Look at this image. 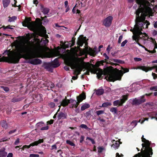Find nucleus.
<instances>
[{
  "instance_id": "b1692460",
  "label": "nucleus",
  "mask_w": 157,
  "mask_h": 157,
  "mask_svg": "<svg viewBox=\"0 0 157 157\" xmlns=\"http://www.w3.org/2000/svg\"><path fill=\"white\" fill-rule=\"evenodd\" d=\"M148 115L150 117L151 116H154L155 117H152L151 118V119L153 118H155L156 120L157 121V112L155 113H153L151 114L149 113H147Z\"/></svg>"
},
{
  "instance_id": "ea45409f",
  "label": "nucleus",
  "mask_w": 157,
  "mask_h": 157,
  "mask_svg": "<svg viewBox=\"0 0 157 157\" xmlns=\"http://www.w3.org/2000/svg\"><path fill=\"white\" fill-rule=\"evenodd\" d=\"M49 106L51 108H54L55 106V104L53 102H50L49 104Z\"/></svg>"
},
{
  "instance_id": "4c0bfd02",
  "label": "nucleus",
  "mask_w": 157,
  "mask_h": 157,
  "mask_svg": "<svg viewBox=\"0 0 157 157\" xmlns=\"http://www.w3.org/2000/svg\"><path fill=\"white\" fill-rule=\"evenodd\" d=\"M148 118H143V120L142 121L141 120V119L139 121V122H141V124H143V122L145 121H148Z\"/></svg>"
},
{
  "instance_id": "f8f14e48",
  "label": "nucleus",
  "mask_w": 157,
  "mask_h": 157,
  "mask_svg": "<svg viewBox=\"0 0 157 157\" xmlns=\"http://www.w3.org/2000/svg\"><path fill=\"white\" fill-rule=\"evenodd\" d=\"M113 19L112 16H109L103 20V24L106 27H109L111 25Z\"/></svg>"
},
{
  "instance_id": "9d476101",
  "label": "nucleus",
  "mask_w": 157,
  "mask_h": 157,
  "mask_svg": "<svg viewBox=\"0 0 157 157\" xmlns=\"http://www.w3.org/2000/svg\"><path fill=\"white\" fill-rule=\"evenodd\" d=\"M134 69H140L146 72L148 71H150L154 69H156V72H157V67H147L145 66H141L138 67L136 68H134Z\"/></svg>"
},
{
  "instance_id": "8fccbe9b",
  "label": "nucleus",
  "mask_w": 157,
  "mask_h": 157,
  "mask_svg": "<svg viewBox=\"0 0 157 157\" xmlns=\"http://www.w3.org/2000/svg\"><path fill=\"white\" fill-rule=\"evenodd\" d=\"M111 49V48H110V45H108L106 49V51H107L108 53L109 52Z\"/></svg>"
},
{
  "instance_id": "f257e3e1",
  "label": "nucleus",
  "mask_w": 157,
  "mask_h": 157,
  "mask_svg": "<svg viewBox=\"0 0 157 157\" xmlns=\"http://www.w3.org/2000/svg\"><path fill=\"white\" fill-rule=\"evenodd\" d=\"M27 40L21 39L20 41L14 42L15 51L5 52L3 54L7 55V57L3 56L0 58V61H5L10 63H17L20 58L23 57L29 59V62L31 64L36 65L40 64L41 61L38 59H32L36 57L43 58L46 57V52L40 50L31 49V44L29 40L30 38V35H26Z\"/></svg>"
},
{
  "instance_id": "3c124183",
  "label": "nucleus",
  "mask_w": 157,
  "mask_h": 157,
  "mask_svg": "<svg viewBox=\"0 0 157 157\" xmlns=\"http://www.w3.org/2000/svg\"><path fill=\"white\" fill-rule=\"evenodd\" d=\"M54 120H51L50 121H48L47 122V123L50 124H51L53 123Z\"/></svg>"
},
{
  "instance_id": "c85d7f7f",
  "label": "nucleus",
  "mask_w": 157,
  "mask_h": 157,
  "mask_svg": "<svg viewBox=\"0 0 157 157\" xmlns=\"http://www.w3.org/2000/svg\"><path fill=\"white\" fill-rule=\"evenodd\" d=\"M14 27V26H10V25H8L6 26H3L2 27L4 29H13V27Z\"/></svg>"
},
{
  "instance_id": "a19ab883",
  "label": "nucleus",
  "mask_w": 157,
  "mask_h": 157,
  "mask_svg": "<svg viewBox=\"0 0 157 157\" xmlns=\"http://www.w3.org/2000/svg\"><path fill=\"white\" fill-rule=\"evenodd\" d=\"M123 36L122 35H121L119 38L118 40V43L120 44L122 40L123 39Z\"/></svg>"
},
{
  "instance_id": "aec40b11",
  "label": "nucleus",
  "mask_w": 157,
  "mask_h": 157,
  "mask_svg": "<svg viewBox=\"0 0 157 157\" xmlns=\"http://www.w3.org/2000/svg\"><path fill=\"white\" fill-rule=\"evenodd\" d=\"M104 90L102 89H100L97 90L96 92V94L98 95H101L104 93Z\"/></svg>"
},
{
  "instance_id": "09e8293b",
  "label": "nucleus",
  "mask_w": 157,
  "mask_h": 157,
  "mask_svg": "<svg viewBox=\"0 0 157 157\" xmlns=\"http://www.w3.org/2000/svg\"><path fill=\"white\" fill-rule=\"evenodd\" d=\"M152 34L154 36H155L157 35V31L154 30L152 31Z\"/></svg>"
},
{
  "instance_id": "a18cd8bd",
  "label": "nucleus",
  "mask_w": 157,
  "mask_h": 157,
  "mask_svg": "<svg viewBox=\"0 0 157 157\" xmlns=\"http://www.w3.org/2000/svg\"><path fill=\"white\" fill-rule=\"evenodd\" d=\"M134 60L136 62L140 61L142 60V59L139 58H134Z\"/></svg>"
},
{
  "instance_id": "13d9d810",
  "label": "nucleus",
  "mask_w": 157,
  "mask_h": 157,
  "mask_svg": "<svg viewBox=\"0 0 157 157\" xmlns=\"http://www.w3.org/2000/svg\"><path fill=\"white\" fill-rule=\"evenodd\" d=\"M3 90L6 91L7 92L9 90V89L7 87H3Z\"/></svg>"
},
{
  "instance_id": "6e6d98bb",
  "label": "nucleus",
  "mask_w": 157,
  "mask_h": 157,
  "mask_svg": "<svg viewBox=\"0 0 157 157\" xmlns=\"http://www.w3.org/2000/svg\"><path fill=\"white\" fill-rule=\"evenodd\" d=\"M114 61L116 62L120 63H121L123 62L122 61L118 59H116L114 60Z\"/></svg>"
},
{
  "instance_id": "cd10ccee",
  "label": "nucleus",
  "mask_w": 157,
  "mask_h": 157,
  "mask_svg": "<svg viewBox=\"0 0 157 157\" xmlns=\"http://www.w3.org/2000/svg\"><path fill=\"white\" fill-rule=\"evenodd\" d=\"M66 143L67 144H68L72 146L75 147V144L71 141L69 140H66Z\"/></svg>"
},
{
  "instance_id": "6ab92c4d",
  "label": "nucleus",
  "mask_w": 157,
  "mask_h": 157,
  "mask_svg": "<svg viewBox=\"0 0 157 157\" xmlns=\"http://www.w3.org/2000/svg\"><path fill=\"white\" fill-rule=\"evenodd\" d=\"M41 10L43 13L44 14H48L49 11L48 9L47 8H44L42 6H41Z\"/></svg>"
},
{
  "instance_id": "72a5a7b5",
  "label": "nucleus",
  "mask_w": 157,
  "mask_h": 157,
  "mask_svg": "<svg viewBox=\"0 0 157 157\" xmlns=\"http://www.w3.org/2000/svg\"><path fill=\"white\" fill-rule=\"evenodd\" d=\"M150 89L153 91H157V86H151L150 88Z\"/></svg>"
},
{
  "instance_id": "473e14b6",
  "label": "nucleus",
  "mask_w": 157,
  "mask_h": 157,
  "mask_svg": "<svg viewBox=\"0 0 157 157\" xmlns=\"http://www.w3.org/2000/svg\"><path fill=\"white\" fill-rule=\"evenodd\" d=\"M104 113V110H98L96 112V113L97 115H99L100 114H102Z\"/></svg>"
},
{
  "instance_id": "338daca9",
  "label": "nucleus",
  "mask_w": 157,
  "mask_h": 157,
  "mask_svg": "<svg viewBox=\"0 0 157 157\" xmlns=\"http://www.w3.org/2000/svg\"><path fill=\"white\" fill-rule=\"evenodd\" d=\"M37 153H38L40 154L41 155H44V152L42 151H38Z\"/></svg>"
},
{
  "instance_id": "0eeeda50",
  "label": "nucleus",
  "mask_w": 157,
  "mask_h": 157,
  "mask_svg": "<svg viewBox=\"0 0 157 157\" xmlns=\"http://www.w3.org/2000/svg\"><path fill=\"white\" fill-rule=\"evenodd\" d=\"M81 56L85 54L87 56V54H89L91 56H93L95 53V51L90 48H88V47H86L85 48L83 49L80 48L78 49Z\"/></svg>"
},
{
  "instance_id": "e433bc0d",
  "label": "nucleus",
  "mask_w": 157,
  "mask_h": 157,
  "mask_svg": "<svg viewBox=\"0 0 157 157\" xmlns=\"http://www.w3.org/2000/svg\"><path fill=\"white\" fill-rule=\"evenodd\" d=\"M39 155L38 154H30L29 157H39Z\"/></svg>"
},
{
  "instance_id": "4be33fe9",
  "label": "nucleus",
  "mask_w": 157,
  "mask_h": 157,
  "mask_svg": "<svg viewBox=\"0 0 157 157\" xmlns=\"http://www.w3.org/2000/svg\"><path fill=\"white\" fill-rule=\"evenodd\" d=\"M120 144H121V143L119 142V141H116L115 144H113L112 145V147L115 149L119 147Z\"/></svg>"
},
{
  "instance_id": "603ef678",
  "label": "nucleus",
  "mask_w": 157,
  "mask_h": 157,
  "mask_svg": "<svg viewBox=\"0 0 157 157\" xmlns=\"http://www.w3.org/2000/svg\"><path fill=\"white\" fill-rule=\"evenodd\" d=\"M103 56L105 57V59L108 60V59H109V57L107 55V54L106 53L103 54Z\"/></svg>"
},
{
  "instance_id": "6e6552de",
  "label": "nucleus",
  "mask_w": 157,
  "mask_h": 157,
  "mask_svg": "<svg viewBox=\"0 0 157 157\" xmlns=\"http://www.w3.org/2000/svg\"><path fill=\"white\" fill-rule=\"evenodd\" d=\"M128 99L127 95H123L120 100L114 101L113 102V105L115 106H121L128 100Z\"/></svg>"
},
{
  "instance_id": "c9c22d12",
  "label": "nucleus",
  "mask_w": 157,
  "mask_h": 157,
  "mask_svg": "<svg viewBox=\"0 0 157 157\" xmlns=\"http://www.w3.org/2000/svg\"><path fill=\"white\" fill-rule=\"evenodd\" d=\"M127 42L128 40H125L121 43V46L122 47L124 46L125 44L127 43Z\"/></svg>"
},
{
  "instance_id": "e2e57ef3",
  "label": "nucleus",
  "mask_w": 157,
  "mask_h": 157,
  "mask_svg": "<svg viewBox=\"0 0 157 157\" xmlns=\"http://www.w3.org/2000/svg\"><path fill=\"white\" fill-rule=\"evenodd\" d=\"M152 75L155 79L157 77V75L154 73H152Z\"/></svg>"
},
{
  "instance_id": "20e7f679",
  "label": "nucleus",
  "mask_w": 157,
  "mask_h": 157,
  "mask_svg": "<svg viewBox=\"0 0 157 157\" xmlns=\"http://www.w3.org/2000/svg\"><path fill=\"white\" fill-rule=\"evenodd\" d=\"M78 59H75L72 57H68L65 60L66 63L70 66L72 69H75L74 71V74L76 75L72 77L73 80L76 79L78 78V75L80 73L82 69V67L79 64L77 61H79Z\"/></svg>"
},
{
  "instance_id": "393cba45",
  "label": "nucleus",
  "mask_w": 157,
  "mask_h": 157,
  "mask_svg": "<svg viewBox=\"0 0 157 157\" xmlns=\"http://www.w3.org/2000/svg\"><path fill=\"white\" fill-rule=\"evenodd\" d=\"M117 109L116 108L113 107L110 109V111L113 113V114H117Z\"/></svg>"
},
{
  "instance_id": "1a4fd4ad",
  "label": "nucleus",
  "mask_w": 157,
  "mask_h": 157,
  "mask_svg": "<svg viewBox=\"0 0 157 157\" xmlns=\"http://www.w3.org/2000/svg\"><path fill=\"white\" fill-rule=\"evenodd\" d=\"M59 65L58 59L56 58L55 59L51 65L50 64H48L45 66V68L48 71L52 72V69L51 68V67H56L59 66Z\"/></svg>"
},
{
  "instance_id": "39448f33",
  "label": "nucleus",
  "mask_w": 157,
  "mask_h": 157,
  "mask_svg": "<svg viewBox=\"0 0 157 157\" xmlns=\"http://www.w3.org/2000/svg\"><path fill=\"white\" fill-rule=\"evenodd\" d=\"M23 25L33 31H36L38 29L37 24L34 22H30L29 19H26L23 22Z\"/></svg>"
},
{
  "instance_id": "bf43d9fd",
  "label": "nucleus",
  "mask_w": 157,
  "mask_h": 157,
  "mask_svg": "<svg viewBox=\"0 0 157 157\" xmlns=\"http://www.w3.org/2000/svg\"><path fill=\"white\" fill-rule=\"evenodd\" d=\"M19 142V139L17 138L15 142V144L17 145Z\"/></svg>"
},
{
  "instance_id": "864d4df0",
  "label": "nucleus",
  "mask_w": 157,
  "mask_h": 157,
  "mask_svg": "<svg viewBox=\"0 0 157 157\" xmlns=\"http://www.w3.org/2000/svg\"><path fill=\"white\" fill-rule=\"evenodd\" d=\"M154 50H153V52H152V53H155V52H156V51L155 50V49H156L157 48V44H156L154 45Z\"/></svg>"
},
{
  "instance_id": "a878e982",
  "label": "nucleus",
  "mask_w": 157,
  "mask_h": 157,
  "mask_svg": "<svg viewBox=\"0 0 157 157\" xmlns=\"http://www.w3.org/2000/svg\"><path fill=\"white\" fill-rule=\"evenodd\" d=\"M132 87H131V86H130L129 87H124L123 88V90L126 91H128L129 92H131L132 91Z\"/></svg>"
},
{
  "instance_id": "5fc2aeb1",
  "label": "nucleus",
  "mask_w": 157,
  "mask_h": 157,
  "mask_svg": "<svg viewBox=\"0 0 157 157\" xmlns=\"http://www.w3.org/2000/svg\"><path fill=\"white\" fill-rule=\"evenodd\" d=\"M66 42H65L63 43V47L65 48H68V45H67V44H66Z\"/></svg>"
},
{
  "instance_id": "2f4dec72",
  "label": "nucleus",
  "mask_w": 157,
  "mask_h": 157,
  "mask_svg": "<svg viewBox=\"0 0 157 157\" xmlns=\"http://www.w3.org/2000/svg\"><path fill=\"white\" fill-rule=\"evenodd\" d=\"M104 150L105 148L102 147H98V152H101Z\"/></svg>"
},
{
  "instance_id": "dca6fc26",
  "label": "nucleus",
  "mask_w": 157,
  "mask_h": 157,
  "mask_svg": "<svg viewBox=\"0 0 157 157\" xmlns=\"http://www.w3.org/2000/svg\"><path fill=\"white\" fill-rule=\"evenodd\" d=\"M3 4L4 7L8 6L10 2V0H2Z\"/></svg>"
},
{
  "instance_id": "412c9836",
  "label": "nucleus",
  "mask_w": 157,
  "mask_h": 157,
  "mask_svg": "<svg viewBox=\"0 0 157 157\" xmlns=\"http://www.w3.org/2000/svg\"><path fill=\"white\" fill-rule=\"evenodd\" d=\"M58 117L59 119H60L61 118H65L66 116L64 113H60L58 115Z\"/></svg>"
},
{
  "instance_id": "052dcab7",
  "label": "nucleus",
  "mask_w": 157,
  "mask_h": 157,
  "mask_svg": "<svg viewBox=\"0 0 157 157\" xmlns=\"http://www.w3.org/2000/svg\"><path fill=\"white\" fill-rule=\"evenodd\" d=\"M65 7L69 6H68V2L67 1H66L64 2Z\"/></svg>"
},
{
  "instance_id": "69168bd1",
  "label": "nucleus",
  "mask_w": 157,
  "mask_h": 157,
  "mask_svg": "<svg viewBox=\"0 0 157 157\" xmlns=\"http://www.w3.org/2000/svg\"><path fill=\"white\" fill-rule=\"evenodd\" d=\"M16 131L15 130H13L10 131L9 132V134H11L12 133Z\"/></svg>"
},
{
  "instance_id": "ddd939ff",
  "label": "nucleus",
  "mask_w": 157,
  "mask_h": 157,
  "mask_svg": "<svg viewBox=\"0 0 157 157\" xmlns=\"http://www.w3.org/2000/svg\"><path fill=\"white\" fill-rule=\"evenodd\" d=\"M86 37H84L82 36H81L78 38L77 42V44L79 47L82 46L84 43L86 44Z\"/></svg>"
},
{
  "instance_id": "de8ad7c7",
  "label": "nucleus",
  "mask_w": 157,
  "mask_h": 157,
  "mask_svg": "<svg viewBox=\"0 0 157 157\" xmlns=\"http://www.w3.org/2000/svg\"><path fill=\"white\" fill-rule=\"evenodd\" d=\"M19 101V100L18 99L15 98H13L12 99V101L13 102H16L18 101Z\"/></svg>"
},
{
  "instance_id": "f704fd0d",
  "label": "nucleus",
  "mask_w": 157,
  "mask_h": 157,
  "mask_svg": "<svg viewBox=\"0 0 157 157\" xmlns=\"http://www.w3.org/2000/svg\"><path fill=\"white\" fill-rule=\"evenodd\" d=\"M53 54L55 56H59L60 55L59 52L58 51H54L53 52Z\"/></svg>"
},
{
  "instance_id": "f3484780",
  "label": "nucleus",
  "mask_w": 157,
  "mask_h": 157,
  "mask_svg": "<svg viewBox=\"0 0 157 157\" xmlns=\"http://www.w3.org/2000/svg\"><path fill=\"white\" fill-rule=\"evenodd\" d=\"M0 124L2 127L6 129L8 128V125L6 121H2Z\"/></svg>"
},
{
  "instance_id": "49530a36",
  "label": "nucleus",
  "mask_w": 157,
  "mask_h": 157,
  "mask_svg": "<svg viewBox=\"0 0 157 157\" xmlns=\"http://www.w3.org/2000/svg\"><path fill=\"white\" fill-rule=\"evenodd\" d=\"M84 137L83 136H81L80 138V142L82 143L84 140Z\"/></svg>"
},
{
  "instance_id": "4d7b16f0",
  "label": "nucleus",
  "mask_w": 157,
  "mask_h": 157,
  "mask_svg": "<svg viewBox=\"0 0 157 157\" xmlns=\"http://www.w3.org/2000/svg\"><path fill=\"white\" fill-rule=\"evenodd\" d=\"M13 154L12 153H9L7 155V157H13Z\"/></svg>"
},
{
  "instance_id": "c03bdc74",
  "label": "nucleus",
  "mask_w": 157,
  "mask_h": 157,
  "mask_svg": "<svg viewBox=\"0 0 157 157\" xmlns=\"http://www.w3.org/2000/svg\"><path fill=\"white\" fill-rule=\"evenodd\" d=\"M80 127L83 128L87 129L88 128L87 126L84 124H82L80 125Z\"/></svg>"
},
{
  "instance_id": "9b49d317",
  "label": "nucleus",
  "mask_w": 157,
  "mask_h": 157,
  "mask_svg": "<svg viewBox=\"0 0 157 157\" xmlns=\"http://www.w3.org/2000/svg\"><path fill=\"white\" fill-rule=\"evenodd\" d=\"M145 101V99L144 98V95L138 98L134 99L132 102V104L135 105H138Z\"/></svg>"
},
{
  "instance_id": "58836bf2",
  "label": "nucleus",
  "mask_w": 157,
  "mask_h": 157,
  "mask_svg": "<svg viewBox=\"0 0 157 157\" xmlns=\"http://www.w3.org/2000/svg\"><path fill=\"white\" fill-rule=\"evenodd\" d=\"M131 125L133 127H135L137 125V122L136 121H134L132 122L131 123Z\"/></svg>"
},
{
  "instance_id": "680f3d73",
  "label": "nucleus",
  "mask_w": 157,
  "mask_h": 157,
  "mask_svg": "<svg viewBox=\"0 0 157 157\" xmlns=\"http://www.w3.org/2000/svg\"><path fill=\"white\" fill-rule=\"evenodd\" d=\"M52 149H56L57 148L56 146V145H53L52 146Z\"/></svg>"
},
{
  "instance_id": "a211bd4d",
  "label": "nucleus",
  "mask_w": 157,
  "mask_h": 157,
  "mask_svg": "<svg viewBox=\"0 0 157 157\" xmlns=\"http://www.w3.org/2000/svg\"><path fill=\"white\" fill-rule=\"evenodd\" d=\"M90 106V105L88 104L85 103L81 106V110L82 111H83L85 109L89 108Z\"/></svg>"
},
{
  "instance_id": "bb28decb",
  "label": "nucleus",
  "mask_w": 157,
  "mask_h": 157,
  "mask_svg": "<svg viewBox=\"0 0 157 157\" xmlns=\"http://www.w3.org/2000/svg\"><path fill=\"white\" fill-rule=\"evenodd\" d=\"M8 21L10 22H12L14 21L17 19V17L15 16H13L12 17H9Z\"/></svg>"
},
{
  "instance_id": "c756f323",
  "label": "nucleus",
  "mask_w": 157,
  "mask_h": 157,
  "mask_svg": "<svg viewBox=\"0 0 157 157\" xmlns=\"http://www.w3.org/2000/svg\"><path fill=\"white\" fill-rule=\"evenodd\" d=\"M44 124V122H41L37 123L36 124V126L38 128H40L41 127H42L43 126Z\"/></svg>"
},
{
  "instance_id": "37998d69",
  "label": "nucleus",
  "mask_w": 157,
  "mask_h": 157,
  "mask_svg": "<svg viewBox=\"0 0 157 157\" xmlns=\"http://www.w3.org/2000/svg\"><path fill=\"white\" fill-rule=\"evenodd\" d=\"M151 41L153 44L154 45L157 44L155 40L153 39L152 38H151Z\"/></svg>"
},
{
  "instance_id": "f03ea898",
  "label": "nucleus",
  "mask_w": 157,
  "mask_h": 157,
  "mask_svg": "<svg viewBox=\"0 0 157 157\" xmlns=\"http://www.w3.org/2000/svg\"><path fill=\"white\" fill-rule=\"evenodd\" d=\"M136 3L139 5V8L136 11V24L133 29L130 31L138 38L144 40L147 38V34L143 33L141 31L143 29L147 28L150 23L145 21V16L151 14L152 10L150 6L151 4L147 0H136Z\"/></svg>"
},
{
  "instance_id": "2eb2a0df",
  "label": "nucleus",
  "mask_w": 157,
  "mask_h": 157,
  "mask_svg": "<svg viewBox=\"0 0 157 157\" xmlns=\"http://www.w3.org/2000/svg\"><path fill=\"white\" fill-rule=\"evenodd\" d=\"M70 100L64 99L63 100L62 102L61 103L60 105H59V107H60L61 105L64 106L67 105L68 103H69ZM60 108H59V109Z\"/></svg>"
},
{
  "instance_id": "774afa93",
  "label": "nucleus",
  "mask_w": 157,
  "mask_h": 157,
  "mask_svg": "<svg viewBox=\"0 0 157 157\" xmlns=\"http://www.w3.org/2000/svg\"><path fill=\"white\" fill-rule=\"evenodd\" d=\"M154 27L155 28H157V21L154 24Z\"/></svg>"
},
{
  "instance_id": "7ed1b4c3",
  "label": "nucleus",
  "mask_w": 157,
  "mask_h": 157,
  "mask_svg": "<svg viewBox=\"0 0 157 157\" xmlns=\"http://www.w3.org/2000/svg\"><path fill=\"white\" fill-rule=\"evenodd\" d=\"M122 71L119 70L117 72H114L109 70L103 72L101 69H96L95 70V73L97 74L98 78H100L101 75L104 74L106 75L105 78L107 80L114 82L117 80H120L123 73L129 71V69L127 68L122 67Z\"/></svg>"
},
{
  "instance_id": "7c9ffc66",
  "label": "nucleus",
  "mask_w": 157,
  "mask_h": 157,
  "mask_svg": "<svg viewBox=\"0 0 157 157\" xmlns=\"http://www.w3.org/2000/svg\"><path fill=\"white\" fill-rule=\"evenodd\" d=\"M111 104L110 102H105L102 104V107H106L108 106L111 105Z\"/></svg>"
},
{
  "instance_id": "0e129e2a",
  "label": "nucleus",
  "mask_w": 157,
  "mask_h": 157,
  "mask_svg": "<svg viewBox=\"0 0 157 157\" xmlns=\"http://www.w3.org/2000/svg\"><path fill=\"white\" fill-rule=\"evenodd\" d=\"M65 70L66 71H68L69 69V67L68 66H65L64 67Z\"/></svg>"
},
{
  "instance_id": "4468645a",
  "label": "nucleus",
  "mask_w": 157,
  "mask_h": 157,
  "mask_svg": "<svg viewBox=\"0 0 157 157\" xmlns=\"http://www.w3.org/2000/svg\"><path fill=\"white\" fill-rule=\"evenodd\" d=\"M44 141V140L43 139H39V140L37 141H35L32 143L30 144L29 145H24L23 147V149L25 148H29L31 146H36L39 144L41 143H43Z\"/></svg>"
},
{
  "instance_id": "423d86ee",
  "label": "nucleus",
  "mask_w": 157,
  "mask_h": 157,
  "mask_svg": "<svg viewBox=\"0 0 157 157\" xmlns=\"http://www.w3.org/2000/svg\"><path fill=\"white\" fill-rule=\"evenodd\" d=\"M86 98L85 95L84 94H81L79 96L77 97V101L71 99L70 100L69 103L71 104L70 107L76 108L79 103L82 101Z\"/></svg>"
},
{
  "instance_id": "79ce46f5",
  "label": "nucleus",
  "mask_w": 157,
  "mask_h": 157,
  "mask_svg": "<svg viewBox=\"0 0 157 157\" xmlns=\"http://www.w3.org/2000/svg\"><path fill=\"white\" fill-rule=\"evenodd\" d=\"M48 129V126H46L45 127H42L40 128L41 130H47Z\"/></svg>"
},
{
  "instance_id": "5701e85b",
  "label": "nucleus",
  "mask_w": 157,
  "mask_h": 157,
  "mask_svg": "<svg viewBox=\"0 0 157 157\" xmlns=\"http://www.w3.org/2000/svg\"><path fill=\"white\" fill-rule=\"evenodd\" d=\"M7 155V153L4 151H0V157H5Z\"/></svg>"
}]
</instances>
